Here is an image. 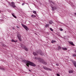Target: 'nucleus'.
Listing matches in <instances>:
<instances>
[{"instance_id":"nucleus-1","label":"nucleus","mask_w":76,"mask_h":76,"mask_svg":"<svg viewBox=\"0 0 76 76\" xmlns=\"http://www.w3.org/2000/svg\"><path fill=\"white\" fill-rule=\"evenodd\" d=\"M38 54H40L41 56H44V53L42 52V51L40 50H39L38 51L34 52H33V54L34 56H38Z\"/></svg>"},{"instance_id":"nucleus-2","label":"nucleus","mask_w":76,"mask_h":76,"mask_svg":"<svg viewBox=\"0 0 76 76\" xmlns=\"http://www.w3.org/2000/svg\"><path fill=\"white\" fill-rule=\"evenodd\" d=\"M36 59H37L38 60L39 62H40V63H42L44 64H47V63L45 62V61H44V60L42 59V58H41L37 57L36 58Z\"/></svg>"},{"instance_id":"nucleus-3","label":"nucleus","mask_w":76,"mask_h":76,"mask_svg":"<svg viewBox=\"0 0 76 76\" xmlns=\"http://www.w3.org/2000/svg\"><path fill=\"white\" fill-rule=\"evenodd\" d=\"M28 65H30L31 66H33V67H35L36 66V65L34 63L30 61H28Z\"/></svg>"},{"instance_id":"nucleus-4","label":"nucleus","mask_w":76,"mask_h":76,"mask_svg":"<svg viewBox=\"0 0 76 76\" xmlns=\"http://www.w3.org/2000/svg\"><path fill=\"white\" fill-rule=\"evenodd\" d=\"M29 61H26L25 59H22L21 61V62L23 63H25L26 64V66H27L28 67H29V66L28 65V62Z\"/></svg>"},{"instance_id":"nucleus-5","label":"nucleus","mask_w":76,"mask_h":76,"mask_svg":"<svg viewBox=\"0 0 76 76\" xmlns=\"http://www.w3.org/2000/svg\"><path fill=\"white\" fill-rule=\"evenodd\" d=\"M11 4H10V6L12 7L13 8H15L16 7V6L15 5V2H11Z\"/></svg>"},{"instance_id":"nucleus-6","label":"nucleus","mask_w":76,"mask_h":76,"mask_svg":"<svg viewBox=\"0 0 76 76\" xmlns=\"http://www.w3.org/2000/svg\"><path fill=\"white\" fill-rule=\"evenodd\" d=\"M23 27L26 30V31H28V30H29V29H28V27L26 26V25L23 24H21Z\"/></svg>"},{"instance_id":"nucleus-7","label":"nucleus","mask_w":76,"mask_h":76,"mask_svg":"<svg viewBox=\"0 0 76 76\" xmlns=\"http://www.w3.org/2000/svg\"><path fill=\"white\" fill-rule=\"evenodd\" d=\"M43 69H45V70H50V71H52V69L45 66H43Z\"/></svg>"},{"instance_id":"nucleus-8","label":"nucleus","mask_w":76,"mask_h":76,"mask_svg":"<svg viewBox=\"0 0 76 76\" xmlns=\"http://www.w3.org/2000/svg\"><path fill=\"white\" fill-rule=\"evenodd\" d=\"M18 38L19 41H22V39H21V36L20 35H18Z\"/></svg>"},{"instance_id":"nucleus-9","label":"nucleus","mask_w":76,"mask_h":76,"mask_svg":"<svg viewBox=\"0 0 76 76\" xmlns=\"http://www.w3.org/2000/svg\"><path fill=\"white\" fill-rule=\"evenodd\" d=\"M51 7H52V11H54V9H57V7H53L51 6Z\"/></svg>"},{"instance_id":"nucleus-10","label":"nucleus","mask_w":76,"mask_h":76,"mask_svg":"<svg viewBox=\"0 0 76 76\" xmlns=\"http://www.w3.org/2000/svg\"><path fill=\"white\" fill-rule=\"evenodd\" d=\"M72 61L73 63L74 66L76 68V61Z\"/></svg>"},{"instance_id":"nucleus-11","label":"nucleus","mask_w":76,"mask_h":76,"mask_svg":"<svg viewBox=\"0 0 76 76\" xmlns=\"http://www.w3.org/2000/svg\"><path fill=\"white\" fill-rule=\"evenodd\" d=\"M69 43L72 45H73L74 46L75 45L73 44V43L72 42H69Z\"/></svg>"},{"instance_id":"nucleus-12","label":"nucleus","mask_w":76,"mask_h":76,"mask_svg":"<svg viewBox=\"0 0 76 76\" xmlns=\"http://www.w3.org/2000/svg\"><path fill=\"white\" fill-rule=\"evenodd\" d=\"M21 47L22 48H23V49H24L26 47V46H25V45H23V44H21Z\"/></svg>"},{"instance_id":"nucleus-13","label":"nucleus","mask_w":76,"mask_h":76,"mask_svg":"<svg viewBox=\"0 0 76 76\" xmlns=\"http://www.w3.org/2000/svg\"><path fill=\"white\" fill-rule=\"evenodd\" d=\"M0 69L1 70H3L4 71L5 70V68H3L1 66H0Z\"/></svg>"},{"instance_id":"nucleus-14","label":"nucleus","mask_w":76,"mask_h":76,"mask_svg":"<svg viewBox=\"0 0 76 76\" xmlns=\"http://www.w3.org/2000/svg\"><path fill=\"white\" fill-rule=\"evenodd\" d=\"M26 51H28V48L26 47V46L25 48L24 49Z\"/></svg>"},{"instance_id":"nucleus-15","label":"nucleus","mask_w":76,"mask_h":76,"mask_svg":"<svg viewBox=\"0 0 76 76\" xmlns=\"http://www.w3.org/2000/svg\"><path fill=\"white\" fill-rule=\"evenodd\" d=\"M12 16H13V17L15 18L16 19V18H17V17H16V16H15V14L14 13H12Z\"/></svg>"},{"instance_id":"nucleus-16","label":"nucleus","mask_w":76,"mask_h":76,"mask_svg":"<svg viewBox=\"0 0 76 76\" xmlns=\"http://www.w3.org/2000/svg\"><path fill=\"white\" fill-rule=\"evenodd\" d=\"M49 23L50 25H52L53 24V21L52 20H50L49 22Z\"/></svg>"},{"instance_id":"nucleus-17","label":"nucleus","mask_w":76,"mask_h":76,"mask_svg":"<svg viewBox=\"0 0 76 76\" xmlns=\"http://www.w3.org/2000/svg\"><path fill=\"white\" fill-rule=\"evenodd\" d=\"M49 24H47L45 25V28H47V27H49Z\"/></svg>"},{"instance_id":"nucleus-18","label":"nucleus","mask_w":76,"mask_h":76,"mask_svg":"<svg viewBox=\"0 0 76 76\" xmlns=\"http://www.w3.org/2000/svg\"><path fill=\"white\" fill-rule=\"evenodd\" d=\"M11 41H12V42H18V41L17 40L15 41L13 39H12Z\"/></svg>"},{"instance_id":"nucleus-19","label":"nucleus","mask_w":76,"mask_h":76,"mask_svg":"<svg viewBox=\"0 0 76 76\" xmlns=\"http://www.w3.org/2000/svg\"><path fill=\"white\" fill-rule=\"evenodd\" d=\"M55 42H56V40H53L51 41V43H52V44H53Z\"/></svg>"},{"instance_id":"nucleus-20","label":"nucleus","mask_w":76,"mask_h":76,"mask_svg":"<svg viewBox=\"0 0 76 76\" xmlns=\"http://www.w3.org/2000/svg\"><path fill=\"white\" fill-rule=\"evenodd\" d=\"M69 73H73V71L71 70L69 71Z\"/></svg>"},{"instance_id":"nucleus-21","label":"nucleus","mask_w":76,"mask_h":76,"mask_svg":"<svg viewBox=\"0 0 76 76\" xmlns=\"http://www.w3.org/2000/svg\"><path fill=\"white\" fill-rule=\"evenodd\" d=\"M32 18H35L36 17V15H32L31 16Z\"/></svg>"},{"instance_id":"nucleus-22","label":"nucleus","mask_w":76,"mask_h":76,"mask_svg":"<svg viewBox=\"0 0 76 76\" xmlns=\"http://www.w3.org/2000/svg\"><path fill=\"white\" fill-rule=\"evenodd\" d=\"M62 48V50H67V48Z\"/></svg>"},{"instance_id":"nucleus-23","label":"nucleus","mask_w":76,"mask_h":76,"mask_svg":"<svg viewBox=\"0 0 76 76\" xmlns=\"http://www.w3.org/2000/svg\"><path fill=\"white\" fill-rule=\"evenodd\" d=\"M61 47L60 46H58V50H61Z\"/></svg>"},{"instance_id":"nucleus-24","label":"nucleus","mask_w":76,"mask_h":76,"mask_svg":"<svg viewBox=\"0 0 76 76\" xmlns=\"http://www.w3.org/2000/svg\"><path fill=\"white\" fill-rule=\"evenodd\" d=\"M33 12L34 13V14H37V11H34Z\"/></svg>"},{"instance_id":"nucleus-25","label":"nucleus","mask_w":76,"mask_h":76,"mask_svg":"<svg viewBox=\"0 0 76 76\" xmlns=\"http://www.w3.org/2000/svg\"><path fill=\"white\" fill-rule=\"evenodd\" d=\"M50 31H53V30L51 28H50Z\"/></svg>"},{"instance_id":"nucleus-26","label":"nucleus","mask_w":76,"mask_h":76,"mask_svg":"<svg viewBox=\"0 0 76 76\" xmlns=\"http://www.w3.org/2000/svg\"><path fill=\"white\" fill-rule=\"evenodd\" d=\"M73 57H76V55L75 54H74L72 55Z\"/></svg>"},{"instance_id":"nucleus-27","label":"nucleus","mask_w":76,"mask_h":76,"mask_svg":"<svg viewBox=\"0 0 76 76\" xmlns=\"http://www.w3.org/2000/svg\"><path fill=\"white\" fill-rule=\"evenodd\" d=\"M49 0V3H51L52 2V1H51V0Z\"/></svg>"},{"instance_id":"nucleus-28","label":"nucleus","mask_w":76,"mask_h":76,"mask_svg":"<svg viewBox=\"0 0 76 76\" xmlns=\"http://www.w3.org/2000/svg\"><path fill=\"white\" fill-rule=\"evenodd\" d=\"M51 3H53V5H54V2L52 1V2H51Z\"/></svg>"},{"instance_id":"nucleus-29","label":"nucleus","mask_w":76,"mask_h":76,"mask_svg":"<svg viewBox=\"0 0 76 76\" xmlns=\"http://www.w3.org/2000/svg\"><path fill=\"white\" fill-rule=\"evenodd\" d=\"M56 66H59V64H56Z\"/></svg>"},{"instance_id":"nucleus-30","label":"nucleus","mask_w":76,"mask_h":76,"mask_svg":"<svg viewBox=\"0 0 76 76\" xmlns=\"http://www.w3.org/2000/svg\"><path fill=\"white\" fill-rule=\"evenodd\" d=\"M60 31H63V29L61 28Z\"/></svg>"},{"instance_id":"nucleus-31","label":"nucleus","mask_w":76,"mask_h":76,"mask_svg":"<svg viewBox=\"0 0 76 76\" xmlns=\"http://www.w3.org/2000/svg\"><path fill=\"white\" fill-rule=\"evenodd\" d=\"M56 76H60V75L58 74H56Z\"/></svg>"},{"instance_id":"nucleus-32","label":"nucleus","mask_w":76,"mask_h":76,"mask_svg":"<svg viewBox=\"0 0 76 76\" xmlns=\"http://www.w3.org/2000/svg\"><path fill=\"white\" fill-rule=\"evenodd\" d=\"M2 45L3 46H4V47H5V46H6V45H5L4 44H2Z\"/></svg>"},{"instance_id":"nucleus-33","label":"nucleus","mask_w":76,"mask_h":76,"mask_svg":"<svg viewBox=\"0 0 76 76\" xmlns=\"http://www.w3.org/2000/svg\"><path fill=\"white\" fill-rule=\"evenodd\" d=\"M24 4H25V3H23L22 4V6H23V5H24Z\"/></svg>"},{"instance_id":"nucleus-34","label":"nucleus","mask_w":76,"mask_h":76,"mask_svg":"<svg viewBox=\"0 0 76 76\" xmlns=\"http://www.w3.org/2000/svg\"><path fill=\"white\" fill-rule=\"evenodd\" d=\"M28 71H29V72H31V70H30V69H29L28 70Z\"/></svg>"},{"instance_id":"nucleus-35","label":"nucleus","mask_w":76,"mask_h":76,"mask_svg":"<svg viewBox=\"0 0 76 76\" xmlns=\"http://www.w3.org/2000/svg\"><path fill=\"white\" fill-rule=\"evenodd\" d=\"M17 28H19V26H17Z\"/></svg>"},{"instance_id":"nucleus-36","label":"nucleus","mask_w":76,"mask_h":76,"mask_svg":"<svg viewBox=\"0 0 76 76\" xmlns=\"http://www.w3.org/2000/svg\"><path fill=\"white\" fill-rule=\"evenodd\" d=\"M75 15H76V13H75Z\"/></svg>"},{"instance_id":"nucleus-37","label":"nucleus","mask_w":76,"mask_h":76,"mask_svg":"<svg viewBox=\"0 0 76 76\" xmlns=\"http://www.w3.org/2000/svg\"><path fill=\"white\" fill-rule=\"evenodd\" d=\"M9 4H10V2H9Z\"/></svg>"},{"instance_id":"nucleus-38","label":"nucleus","mask_w":76,"mask_h":76,"mask_svg":"<svg viewBox=\"0 0 76 76\" xmlns=\"http://www.w3.org/2000/svg\"><path fill=\"white\" fill-rule=\"evenodd\" d=\"M0 13H1V11H0Z\"/></svg>"},{"instance_id":"nucleus-39","label":"nucleus","mask_w":76,"mask_h":76,"mask_svg":"<svg viewBox=\"0 0 76 76\" xmlns=\"http://www.w3.org/2000/svg\"><path fill=\"white\" fill-rule=\"evenodd\" d=\"M36 1H37V0H36Z\"/></svg>"},{"instance_id":"nucleus-40","label":"nucleus","mask_w":76,"mask_h":76,"mask_svg":"<svg viewBox=\"0 0 76 76\" xmlns=\"http://www.w3.org/2000/svg\"><path fill=\"white\" fill-rule=\"evenodd\" d=\"M13 29H14V28H13Z\"/></svg>"}]
</instances>
